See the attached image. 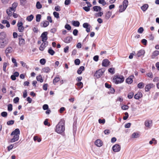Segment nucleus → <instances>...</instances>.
Instances as JSON below:
<instances>
[{
    "label": "nucleus",
    "instance_id": "1",
    "mask_svg": "<svg viewBox=\"0 0 159 159\" xmlns=\"http://www.w3.org/2000/svg\"><path fill=\"white\" fill-rule=\"evenodd\" d=\"M65 123L64 120L62 119H61L56 125L55 129V131L60 134L63 133L65 130Z\"/></svg>",
    "mask_w": 159,
    "mask_h": 159
},
{
    "label": "nucleus",
    "instance_id": "2",
    "mask_svg": "<svg viewBox=\"0 0 159 159\" xmlns=\"http://www.w3.org/2000/svg\"><path fill=\"white\" fill-rule=\"evenodd\" d=\"M124 80V77L122 75L115 76L113 79V82L116 84L122 83Z\"/></svg>",
    "mask_w": 159,
    "mask_h": 159
},
{
    "label": "nucleus",
    "instance_id": "3",
    "mask_svg": "<svg viewBox=\"0 0 159 159\" xmlns=\"http://www.w3.org/2000/svg\"><path fill=\"white\" fill-rule=\"evenodd\" d=\"M105 71V68H102L96 71L94 75V76L96 78H100Z\"/></svg>",
    "mask_w": 159,
    "mask_h": 159
},
{
    "label": "nucleus",
    "instance_id": "4",
    "mask_svg": "<svg viewBox=\"0 0 159 159\" xmlns=\"http://www.w3.org/2000/svg\"><path fill=\"white\" fill-rule=\"evenodd\" d=\"M0 41L9 42V39L5 32H2L0 33Z\"/></svg>",
    "mask_w": 159,
    "mask_h": 159
},
{
    "label": "nucleus",
    "instance_id": "5",
    "mask_svg": "<svg viewBox=\"0 0 159 159\" xmlns=\"http://www.w3.org/2000/svg\"><path fill=\"white\" fill-rule=\"evenodd\" d=\"M48 32H43L41 36V38H42V41L43 42L47 41L46 40L48 39Z\"/></svg>",
    "mask_w": 159,
    "mask_h": 159
},
{
    "label": "nucleus",
    "instance_id": "6",
    "mask_svg": "<svg viewBox=\"0 0 159 159\" xmlns=\"http://www.w3.org/2000/svg\"><path fill=\"white\" fill-rule=\"evenodd\" d=\"M120 146L118 144H115L112 148L113 151L115 152H119L120 150Z\"/></svg>",
    "mask_w": 159,
    "mask_h": 159
},
{
    "label": "nucleus",
    "instance_id": "7",
    "mask_svg": "<svg viewBox=\"0 0 159 159\" xmlns=\"http://www.w3.org/2000/svg\"><path fill=\"white\" fill-rule=\"evenodd\" d=\"M48 45V42L47 41L43 42L39 48V49L41 51H43Z\"/></svg>",
    "mask_w": 159,
    "mask_h": 159
},
{
    "label": "nucleus",
    "instance_id": "8",
    "mask_svg": "<svg viewBox=\"0 0 159 159\" xmlns=\"http://www.w3.org/2000/svg\"><path fill=\"white\" fill-rule=\"evenodd\" d=\"M110 63V62L107 59H105L103 60L102 65L103 66L107 67L108 66Z\"/></svg>",
    "mask_w": 159,
    "mask_h": 159
},
{
    "label": "nucleus",
    "instance_id": "9",
    "mask_svg": "<svg viewBox=\"0 0 159 159\" xmlns=\"http://www.w3.org/2000/svg\"><path fill=\"white\" fill-rule=\"evenodd\" d=\"M154 87V85L152 84H149L147 85L145 87V91L148 92L149 90Z\"/></svg>",
    "mask_w": 159,
    "mask_h": 159
},
{
    "label": "nucleus",
    "instance_id": "10",
    "mask_svg": "<svg viewBox=\"0 0 159 159\" xmlns=\"http://www.w3.org/2000/svg\"><path fill=\"white\" fill-rule=\"evenodd\" d=\"M9 42L0 41V48H3L6 46Z\"/></svg>",
    "mask_w": 159,
    "mask_h": 159
},
{
    "label": "nucleus",
    "instance_id": "11",
    "mask_svg": "<svg viewBox=\"0 0 159 159\" xmlns=\"http://www.w3.org/2000/svg\"><path fill=\"white\" fill-rule=\"evenodd\" d=\"M134 77V76L131 75L127 78L126 80V82L129 84H131L133 82V79Z\"/></svg>",
    "mask_w": 159,
    "mask_h": 159
},
{
    "label": "nucleus",
    "instance_id": "12",
    "mask_svg": "<svg viewBox=\"0 0 159 159\" xmlns=\"http://www.w3.org/2000/svg\"><path fill=\"white\" fill-rule=\"evenodd\" d=\"M19 135H17V134L14 135L13 138L10 140V142L11 143H13L17 141L19 139Z\"/></svg>",
    "mask_w": 159,
    "mask_h": 159
},
{
    "label": "nucleus",
    "instance_id": "13",
    "mask_svg": "<svg viewBox=\"0 0 159 159\" xmlns=\"http://www.w3.org/2000/svg\"><path fill=\"white\" fill-rule=\"evenodd\" d=\"M19 44L20 46H22L25 44V43L24 39H22L21 36L19 37Z\"/></svg>",
    "mask_w": 159,
    "mask_h": 159
},
{
    "label": "nucleus",
    "instance_id": "14",
    "mask_svg": "<svg viewBox=\"0 0 159 159\" xmlns=\"http://www.w3.org/2000/svg\"><path fill=\"white\" fill-rule=\"evenodd\" d=\"M49 24V22L47 20H45L41 22L40 25L41 26L44 27H47Z\"/></svg>",
    "mask_w": 159,
    "mask_h": 159
},
{
    "label": "nucleus",
    "instance_id": "15",
    "mask_svg": "<svg viewBox=\"0 0 159 159\" xmlns=\"http://www.w3.org/2000/svg\"><path fill=\"white\" fill-rule=\"evenodd\" d=\"M20 134V131L18 129H16L14 131L12 132L11 134V135L12 136L13 135H19Z\"/></svg>",
    "mask_w": 159,
    "mask_h": 159
},
{
    "label": "nucleus",
    "instance_id": "16",
    "mask_svg": "<svg viewBox=\"0 0 159 159\" xmlns=\"http://www.w3.org/2000/svg\"><path fill=\"white\" fill-rule=\"evenodd\" d=\"M72 39V37L68 36L64 39V41L66 43H69L71 41Z\"/></svg>",
    "mask_w": 159,
    "mask_h": 159
},
{
    "label": "nucleus",
    "instance_id": "17",
    "mask_svg": "<svg viewBox=\"0 0 159 159\" xmlns=\"http://www.w3.org/2000/svg\"><path fill=\"white\" fill-rule=\"evenodd\" d=\"M95 145L98 147H100L102 145V141L100 139L97 140L95 142Z\"/></svg>",
    "mask_w": 159,
    "mask_h": 159
},
{
    "label": "nucleus",
    "instance_id": "18",
    "mask_svg": "<svg viewBox=\"0 0 159 159\" xmlns=\"http://www.w3.org/2000/svg\"><path fill=\"white\" fill-rule=\"evenodd\" d=\"M143 96V95L141 93L139 92L135 94L134 96V98L136 99H138L139 98H141Z\"/></svg>",
    "mask_w": 159,
    "mask_h": 159
},
{
    "label": "nucleus",
    "instance_id": "19",
    "mask_svg": "<svg viewBox=\"0 0 159 159\" xmlns=\"http://www.w3.org/2000/svg\"><path fill=\"white\" fill-rule=\"evenodd\" d=\"M13 48L11 47H8L7 48L5 51V53L7 54L8 53L11 52L13 51Z\"/></svg>",
    "mask_w": 159,
    "mask_h": 159
},
{
    "label": "nucleus",
    "instance_id": "20",
    "mask_svg": "<svg viewBox=\"0 0 159 159\" xmlns=\"http://www.w3.org/2000/svg\"><path fill=\"white\" fill-rule=\"evenodd\" d=\"M93 9L94 11L97 12L100 11L102 10V8L99 6H96L93 7Z\"/></svg>",
    "mask_w": 159,
    "mask_h": 159
},
{
    "label": "nucleus",
    "instance_id": "21",
    "mask_svg": "<svg viewBox=\"0 0 159 159\" xmlns=\"http://www.w3.org/2000/svg\"><path fill=\"white\" fill-rule=\"evenodd\" d=\"M148 5L147 4H145L141 7V8L143 11H145L148 8Z\"/></svg>",
    "mask_w": 159,
    "mask_h": 159
},
{
    "label": "nucleus",
    "instance_id": "22",
    "mask_svg": "<svg viewBox=\"0 0 159 159\" xmlns=\"http://www.w3.org/2000/svg\"><path fill=\"white\" fill-rule=\"evenodd\" d=\"M84 70V66H80L77 72L79 74H81L82 72V71Z\"/></svg>",
    "mask_w": 159,
    "mask_h": 159
},
{
    "label": "nucleus",
    "instance_id": "23",
    "mask_svg": "<svg viewBox=\"0 0 159 159\" xmlns=\"http://www.w3.org/2000/svg\"><path fill=\"white\" fill-rule=\"evenodd\" d=\"M152 123V121L148 120H146L145 122V125L147 127H150Z\"/></svg>",
    "mask_w": 159,
    "mask_h": 159
},
{
    "label": "nucleus",
    "instance_id": "24",
    "mask_svg": "<svg viewBox=\"0 0 159 159\" xmlns=\"http://www.w3.org/2000/svg\"><path fill=\"white\" fill-rule=\"evenodd\" d=\"M145 53L144 51L143 50H140L138 51L137 55L138 57H140L141 56L143 55Z\"/></svg>",
    "mask_w": 159,
    "mask_h": 159
},
{
    "label": "nucleus",
    "instance_id": "25",
    "mask_svg": "<svg viewBox=\"0 0 159 159\" xmlns=\"http://www.w3.org/2000/svg\"><path fill=\"white\" fill-rule=\"evenodd\" d=\"M72 25L75 27H79L80 25V23L78 21H73L72 22Z\"/></svg>",
    "mask_w": 159,
    "mask_h": 159
},
{
    "label": "nucleus",
    "instance_id": "26",
    "mask_svg": "<svg viewBox=\"0 0 159 159\" xmlns=\"http://www.w3.org/2000/svg\"><path fill=\"white\" fill-rule=\"evenodd\" d=\"M13 11V10L12 9H11V8L10 7L7 10L6 12L9 16H11L12 14V11Z\"/></svg>",
    "mask_w": 159,
    "mask_h": 159
},
{
    "label": "nucleus",
    "instance_id": "27",
    "mask_svg": "<svg viewBox=\"0 0 159 159\" xmlns=\"http://www.w3.org/2000/svg\"><path fill=\"white\" fill-rule=\"evenodd\" d=\"M111 15V12L110 11H108L107 12L105 15V18L107 20H108L110 17Z\"/></svg>",
    "mask_w": 159,
    "mask_h": 159
},
{
    "label": "nucleus",
    "instance_id": "28",
    "mask_svg": "<svg viewBox=\"0 0 159 159\" xmlns=\"http://www.w3.org/2000/svg\"><path fill=\"white\" fill-rule=\"evenodd\" d=\"M50 69L48 67H44L42 69V70L43 72L47 73L49 72L50 71Z\"/></svg>",
    "mask_w": 159,
    "mask_h": 159
},
{
    "label": "nucleus",
    "instance_id": "29",
    "mask_svg": "<svg viewBox=\"0 0 159 159\" xmlns=\"http://www.w3.org/2000/svg\"><path fill=\"white\" fill-rule=\"evenodd\" d=\"M119 7L120 8L119 10V12H123L126 9V8L124 6H123L122 5H120Z\"/></svg>",
    "mask_w": 159,
    "mask_h": 159
},
{
    "label": "nucleus",
    "instance_id": "30",
    "mask_svg": "<svg viewBox=\"0 0 159 159\" xmlns=\"http://www.w3.org/2000/svg\"><path fill=\"white\" fill-rule=\"evenodd\" d=\"M36 79L37 81H40L41 83H42L43 81V80L42 79L41 75H39L38 76L36 77Z\"/></svg>",
    "mask_w": 159,
    "mask_h": 159
},
{
    "label": "nucleus",
    "instance_id": "31",
    "mask_svg": "<svg viewBox=\"0 0 159 159\" xmlns=\"http://www.w3.org/2000/svg\"><path fill=\"white\" fill-rule=\"evenodd\" d=\"M34 16L32 15H31L29 16H28L26 18V20L29 21H31L34 18Z\"/></svg>",
    "mask_w": 159,
    "mask_h": 159
},
{
    "label": "nucleus",
    "instance_id": "32",
    "mask_svg": "<svg viewBox=\"0 0 159 159\" xmlns=\"http://www.w3.org/2000/svg\"><path fill=\"white\" fill-rule=\"evenodd\" d=\"M17 3L16 2L14 3L12 5V7H10L11 8V9H12L14 11H15V9L17 6Z\"/></svg>",
    "mask_w": 159,
    "mask_h": 159
},
{
    "label": "nucleus",
    "instance_id": "33",
    "mask_svg": "<svg viewBox=\"0 0 159 159\" xmlns=\"http://www.w3.org/2000/svg\"><path fill=\"white\" fill-rule=\"evenodd\" d=\"M115 68H111L108 69V71L111 74H113L115 73Z\"/></svg>",
    "mask_w": 159,
    "mask_h": 159
},
{
    "label": "nucleus",
    "instance_id": "34",
    "mask_svg": "<svg viewBox=\"0 0 159 159\" xmlns=\"http://www.w3.org/2000/svg\"><path fill=\"white\" fill-rule=\"evenodd\" d=\"M128 4V2L127 0H124L123 2V6H124L125 7L127 8Z\"/></svg>",
    "mask_w": 159,
    "mask_h": 159
},
{
    "label": "nucleus",
    "instance_id": "35",
    "mask_svg": "<svg viewBox=\"0 0 159 159\" xmlns=\"http://www.w3.org/2000/svg\"><path fill=\"white\" fill-rule=\"evenodd\" d=\"M48 52L49 54H50L52 56L55 53L54 51L53 50L52 48H50L48 50Z\"/></svg>",
    "mask_w": 159,
    "mask_h": 159
},
{
    "label": "nucleus",
    "instance_id": "36",
    "mask_svg": "<svg viewBox=\"0 0 159 159\" xmlns=\"http://www.w3.org/2000/svg\"><path fill=\"white\" fill-rule=\"evenodd\" d=\"M144 86V84L143 82H140L138 84V87L139 89H142L143 88Z\"/></svg>",
    "mask_w": 159,
    "mask_h": 159
},
{
    "label": "nucleus",
    "instance_id": "37",
    "mask_svg": "<svg viewBox=\"0 0 159 159\" xmlns=\"http://www.w3.org/2000/svg\"><path fill=\"white\" fill-rule=\"evenodd\" d=\"M36 7L37 9H40L42 8V6L40 2L38 1L37 2Z\"/></svg>",
    "mask_w": 159,
    "mask_h": 159
},
{
    "label": "nucleus",
    "instance_id": "38",
    "mask_svg": "<svg viewBox=\"0 0 159 159\" xmlns=\"http://www.w3.org/2000/svg\"><path fill=\"white\" fill-rule=\"evenodd\" d=\"M41 18V15L40 14H38L36 16V21L37 22H39Z\"/></svg>",
    "mask_w": 159,
    "mask_h": 159
},
{
    "label": "nucleus",
    "instance_id": "39",
    "mask_svg": "<svg viewBox=\"0 0 159 159\" xmlns=\"http://www.w3.org/2000/svg\"><path fill=\"white\" fill-rule=\"evenodd\" d=\"M132 137L133 138H138L139 137V134L137 133H134L132 135Z\"/></svg>",
    "mask_w": 159,
    "mask_h": 159
},
{
    "label": "nucleus",
    "instance_id": "40",
    "mask_svg": "<svg viewBox=\"0 0 159 159\" xmlns=\"http://www.w3.org/2000/svg\"><path fill=\"white\" fill-rule=\"evenodd\" d=\"M53 14L55 18H56L57 19L59 18V14L56 11H54L53 13Z\"/></svg>",
    "mask_w": 159,
    "mask_h": 159
},
{
    "label": "nucleus",
    "instance_id": "41",
    "mask_svg": "<svg viewBox=\"0 0 159 159\" xmlns=\"http://www.w3.org/2000/svg\"><path fill=\"white\" fill-rule=\"evenodd\" d=\"M18 27V30L19 32H22L24 31V27L23 26H19Z\"/></svg>",
    "mask_w": 159,
    "mask_h": 159
},
{
    "label": "nucleus",
    "instance_id": "42",
    "mask_svg": "<svg viewBox=\"0 0 159 159\" xmlns=\"http://www.w3.org/2000/svg\"><path fill=\"white\" fill-rule=\"evenodd\" d=\"M134 95V93L133 92H131L129 93L128 95V97L129 99L132 98Z\"/></svg>",
    "mask_w": 159,
    "mask_h": 159
},
{
    "label": "nucleus",
    "instance_id": "43",
    "mask_svg": "<svg viewBox=\"0 0 159 159\" xmlns=\"http://www.w3.org/2000/svg\"><path fill=\"white\" fill-rule=\"evenodd\" d=\"M40 63L42 65H44L46 62V60L45 59H42L40 60Z\"/></svg>",
    "mask_w": 159,
    "mask_h": 159
},
{
    "label": "nucleus",
    "instance_id": "44",
    "mask_svg": "<svg viewBox=\"0 0 159 159\" xmlns=\"http://www.w3.org/2000/svg\"><path fill=\"white\" fill-rule=\"evenodd\" d=\"M7 110L9 111H11L12 110V105L11 104H9L8 105Z\"/></svg>",
    "mask_w": 159,
    "mask_h": 159
},
{
    "label": "nucleus",
    "instance_id": "45",
    "mask_svg": "<svg viewBox=\"0 0 159 159\" xmlns=\"http://www.w3.org/2000/svg\"><path fill=\"white\" fill-rule=\"evenodd\" d=\"M65 29H66L68 30H70L71 29V27L68 24H66L65 26Z\"/></svg>",
    "mask_w": 159,
    "mask_h": 159
},
{
    "label": "nucleus",
    "instance_id": "46",
    "mask_svg": "<svg viewBox=\"0 0 159 159\" xmlns=\"http://www.w3.org/2000/svg\"><path fill=\"white\" fill-rule=\"evenodd\" d=\"M144 31L143 28L142 27H140L138 30V32L140 34H142L143 33Z\"/></svg>",
    "mask_w": 159,
    "mask_h": 159
},
{
    "label": "nucleus",
    "instance_id": "47",
    "mask_svg": "<svg viewBox=\"0 0 159 159\" xmlns=\"http://www.w3.org/2000/svg\"><path fill=\"white\" fill-rule=\"evenodd\" d=\"M153 55L155 57L157 56L159 54V51L156 50L153 52Z\"/></svg>",
    "mask_w": 159,
    "mask_h": 159
},
{
    "label": "nucleus",
    "instance_id": "48",
    "mask_svg": "<svg viewBox=\"0 0 159 159\" xmlns=\"http://www.w3.org/2000/svg\"><path fill=\"white\" fill-rule=\"evenodd\" d=\"M33 139L34 141L37 140L38 142H40L41 141V139L40 138H39L37 136H34Z\"/></svg>",
    "mask_w": 159,
    "mask_h": 159
},
{
    "label": "nucleus",
    "instance_id": "49",
    "mask_svg": "<svg viewBox=\"0 0 159 159\" xmlns=\"http://www.w3.org/2000/svg\"><path fill=\"white\" fill-rule=\"evenodd\" d=\"M80 60L78 59H76L75 61V63L76 65H79L80 64Z\"/></svg>",
    "mask_w": 159,
    "mask_h": 159
},
{
    "label": "nucleus",
    "instance_id": "50",
    "mask_svg": "<svg viewBox=\"0 0 159 159\" xmlns=\"http://www.w3.org/2000/svg\"><path fill=\"white\" fill-rule=\"evenodd\" d=\"M7 64L6 62H4L3 64V70L5 72L6 71V68L7 66Z\"/></svg>",
    "mask_w": 159,
    "mask_h": 159
},
{
    "label": "nucleus",
    "instance_id": "51",
    "mask_svg": "<svg viewBox=\"0 0 159 159\" xmlns=\"http://www.w3.org/2000/svg\"><path fill=\"white\" fill-rule=\"evenodd\" d=\"M60 80V79L59 77H55L53 80V83H57Z\"/></svg>",
    "mask_w": 159,
    "mask_h": 159
},
{
    "label": "nucleus",
    "instance_id": "52",
    "mask_svg": "<svg viewBox=\"0 0 159 159\" xmlns=\"http://www.w3.org/2000/svg\"><path fill=\"white\" fill-rule=\"evenodd\" d=\"M90 7H89L88 6V7H83V9L86 11L88 12L90 10Z\"/></svg>",
    "mask_w": 159,
    "mask_h": 159
},
{
    "label": "nucleus",
    "instance_id": "53",
    "mask_svg": "<svg viewBox=\"0 0 159 159\" xmlns=\"http://www.w3.org/2000/svg\"><path fill=\"white\" fill-rule=\"evenodd\" d=\"M20 63L21 64L22 66H23L24 67H25L26 68H28V66L26 65V64L25 63L24 61H20Z\"/></svg>",
    "mask_w": 159,
    "mask_h": 159
},
{
    "label": "nucleus",
    "instance_id": "54",
    "mask_svg": "<svg viewBox=\"0 0 159 159\" xmlns=\"http://www.w3.org/2000/svg\"><path fill=\"white\" fill-rule=\"evenodd\" d=\"M76 85L77 86H78L80 88H82L83 86V84L82 82H79L77 83L76 84Z\"/></svg>",
    "mask_w": 159,
    "mask_h": 159
},
{
    "label": "nucleus",
    "instance_id": "55",
    "mask_svg": "<svg viewBox=\"0 0 159 159\" xmlns=\"http://www.w3.org/2000/svg\"><path fill=\"white\" fill-rule=\"evenodd\" d=\"M129 108V107L128 106L126 105H123L121 107L122 109L123 110H127Z\"/></svg>",
    "mask_w": 159,
    "mask_h": 159
},
{
    "label": "nucleus",
    "instance_id": "56",
    "mask_svg": "<svg viewBox=\"0 0 159 159\" xmlns=\"http://www.w3.org/2000/svg\"><path fill=\"white\" fill-rule=\"evenodd\" d=\"M14 120H11L7 121V124L8 125H13L14 124Z\"/></svg>",
    "mask_w": 159,
    "mask_h": 159
},
{
    "label": "nucleus",
    "instance_id": "57",
    "mask_svg": "<svg viewBox=\"0 0 159 159\" xmlns=\"http://www.w3.org/2000/svg\"><path fill=\"white\" fill-rule=\"evenodd\" d=\"M125 116L123 117V119L124 120H125L128 118L129 117V115L128 113L127 112H125Z\"/></svg>",
    "mask_w": 159,
    "mask_h": 159
},
{
    "label": "nucleus",
    "instance_id": "58",
    "mask_svg": "<svg viewBox=\"0 0 159 159\" xmlns=\"http://www.w3.org/2000/svg\"><path fill=\"white\" fill-rule=\"evenodd\" d=\"M98 122L100 124H104L105 122V120L104 119L102 120L100 119H99L98 120Z\"/></svg>",
    "mask_w": 159,
    "mask_h": 159
},
{
    "label": "nucleus",
    "instance_id": "59",
    "mask_svg": "<svg viewBox=\"0 0 159 159\" xmlns=\"http://www.w3.org/2000/svg\"><path fill=\"white\" fill-rule=\"evenodd\" d=\"M1 116L4 117H6L7 116V114L6 112L3 111L1 113Z\"/></svg>",
    "mask_w": 159,
    "mask_h": 159
},
{
    "label": "nucleus",
    "instance_id": "60",
    "mask_svg": "<svg viewBox=\"0 0 159 159\" xmlns=\"http://www.w3.org/2000/svg\"><path fill=\"white\" fill-rule=\"evenodd\" d=\"M43 108L44 110H47L48 108V106L47 104H44L43 106Z\"/></svg>",
    "mask_w": 159,
    "mask_h": 159
},
{
    "label": "nucleus",
    "instance_id": "61",
    "mask_svg": "<svg viewBox=\"0 0 159 159\" xmlns=\"http://www.w3.org/2000/svg\"><path fill=\"white\" fill-rule=\"evenodd\" d=\"M147 75L148 77L150 78H152L153 76L152 73L151 72H150L147 73Z\"/></svg>",
    "mask_w": 159,
    "mask_h": 159
},
{
    "label": "nucleus",
    "instance_id": "62",
    "mask_svg": "<svg viewBox=\"0 0 159 159\" xmlns=\"http://www.w3.org/2000/svg\"><path fill=\"white\" fill-rule=\"evenodd\" d=\"M14 147V145L11 144L7 147L8 150L9 151Z\"/></svg>",
    "mask_w": 159,
    "mask_h": 159
},
{
    "label": "nucleus",
    "instance_id": "63",
    "mask_svg": "<svg viewBox=\"0 0 159 159\" xmlns=\"http://www.w3.org/2000/svg\"><path fill=\"white\" fill-rule=\"evenodd\" d=\"M19 98L18 97H16L15 98L13 99V102L14 103H16L19 102Z\"/></svg>",
    "mask_w": 159,
    "mask_h": 159
},
{
    "label": "nucleus",
    "instance_id": "64",
    "mask_svg": "<svg viewBox=\"0 0 159 159\" xmlns=\"http://www.w3.org/2000/svg\"><path fill=\"white\" fill-rule=\"evenodd\" d=\"M78 32V30L77 29H75L73 30V33L75 36H77Z\"/></svg>",
    "mask_w": 159,
    "mask_h": 159
}]
</instances>
